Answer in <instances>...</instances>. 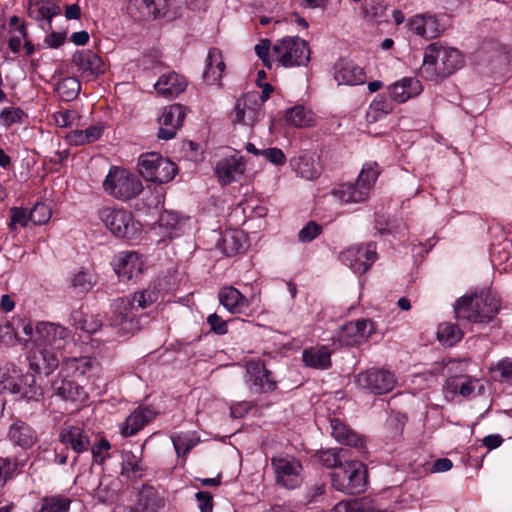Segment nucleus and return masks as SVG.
Listing matches in <instances>:
<instances>
[{
	"label": "nucleus",
	"instance_id": "f257e3e1",
	"mask_svg": "<svg viewBox=\"0 0 512 512\" xmlns=\"http://www.w3.org/2000/svg\"><path fill=\"white\" fill-rule=\"evenodd\" d=\"M159 292L155 287H147L133 294L132 298H118L112 305L109 325L117 330L120 336L133 334L139 329V321L135 310L145 309L155 303Z\"/></svg>",
	"mask_w": 512,
	"mask_h": 512
},
{
	"label": "nucleus",
	"instance_id": "f03ea898",
	"mask_svg": "<svg viewBox=\"0 0 512 512\" xmlns=\"http://www.w3.org/2000/svg\"><path fill=\"white\" fill-rule=\"evenodd\" d=\"M462 65L461 52L438 41L429 44L425 48L421 73L426 79L437 81L452 75Z\"/></svg>",
	"mask_w": 512,
	"mask_h": 512
},
{
	"label": "nucleus",
	"instance_id": "7ed1b4c3",
	"mask_svg": "<svg viewBox=\"0 0 512 512\" xmlns=\"http://www.w3.org/2000/svg\"><path fill=\"white\" fill-rule=\"evenodd\" d=\"M500 299L490 291L465 296L454 305L456 319L487 323L499 312Z\"/></svg>",
	"mask_w": 512,
	"mask_h": 512
},
{
	"label": "nucleus",
	"instance_id": "20e7f679",
	"mask_svg": "<svg viewBox=\"0 0 512 512\" xmlns=\"http://www.w3.org/2000/svg\"><path fill=\"white\" fill-rule=\"evenodd\" d=\"M103 188L107 194L121 201L131 200L143 191V185L138 176L118 166L110 168L103 182Z\"/></svg>",
	"mask_w": 512,
	"mask_h": 512
},
{
	"label": "nucleus",
	"instance_id": "39448f33",
	"mask_svg": "<svg viewBox=\"0 0 512 512\" xmlns=\"http://www.w3.org/2000/svg\"><path fill=\"white\" fill-rule=\"evenodd\" d=\"M379 173L376 163H366L356 183L341 184L332 191V195L342 203L363 202L368 198L370 190L379 176Z\"/></svg>",
	"mask_w": 512,
	"mask_h": 512
},
{
	"label": "nucleus",
	"instance_id": "423d86ee",
	"mask_svg": "<svg viewBox=\"0 0 512 512\" xmlns=\"http://www.w3.org/2000/svg\"><path fill=\"white\" fill-rule=\"evenodd\" d=\"M308 43L298 36H286L275 42L272 55L283 67L306 66L310 61Z\"/></svg>",
	"mask_w": 512,
	"mask_h": 512
},
{
	"label": "nucleus",
	"instance_id": "0eeeda50",
	"mask_svg": "<svg viewBox=\"0 0 512 512\" xmlns=\"http://www.w3.org/2000/svg\"><path fill=\"white\" fill-rule=\"evenodd\" d=\"M332 486L347 494H358L366 486V466L357 460L345 461L331 473Z\"/></svg>",
	"mask_w": 512,
	"mask_h": 512
},
{
	"label": "nucleus",
	"instance_id": "6e6552de",
	"mask_svg": "<svg viewBox=\"0 0 512 512\" xmlns=\"http://www.w3.org/2000/svg\"><path fill=\"white\" fill-rule=\"evenodd\" d=\"M99 218L116 237L134 239L141 231V224L132 213L123 208L104 207L99 210Z\"/></svg>",
	"mask_w": 512,
	"mask_h": 512
},
{
	"label": "nucleus",
	"instance_id": "1a4fd4ad",
	"mask_svg": "<svg viewBox=\"0 0 512 512\" xmlns=\"http://www.w3.org/2000/svg\"><path fill=\"white\" fill-rule=\"evenodd\" d=\"M138 171L145 180L163 184L175 177L178 168L174 162L158 153H146L138 159Z\"/></svg>",
	"mask_w": 512,
	"mask_h": 512
},
{
	"label": "nucleus",
	"instance_id": "9d476101",
	"mask_svg": "<svg viewBox=\"0 0 512 512\" xmlns=\"http://www.w3.org/2000/svg\"><path fill=\"white\" fill-rule=\"evenodd\" d=\"M356 385L363 391L374 395L391 392L397 383L393 372L384 368H370L360 372L355 379Z\"/></svg>",
	"mask_w": 512,
	"mask_h": 512
},
{
	"label": "nucleus",
	"instance_id": "9b49d317",
	"mask_svg": "<svg viewBox=\"0 0 512 512\" xmlns=\"http://www.w3.org/2000/svg\"><path fill=\"white\" fill-rule=\"evenodd\" d=\"M276 483L286 489H295L302 483V464L291 455H278L271 459Z\"/></svg>",
	"mask_w": 512,
	"mask_h": 512
},
{
	"label": "nucleus",
	"instance_id": "f8f14e48",
	"mask_svg": "<svg viewBox=\"0 0 512 512\" xmlns=\"http://www.w3.org/2000/svg\"><path fill=\"white\" fill-rule=\"evenodd\" d=\"M70 338V331L55 323L39 322L35 327V343L61 354Z\"/></svg>",
	"mask_w": 512,
	"mask_h": 512
},
{
	"label": "nucleus",
	"instance_id": "ddd939ff",
	"mask_svg": "<svg viewBox=\"0 0 512 512\" xmlns=\"http://www.w3.org/2000/svg\"><path fill=\"white\" fill-rule=\"evenodd\" d=\"M376 244L368 243L352 246L340 254V260L355 273H365L376 261Z\"/></svg>",
	"mask_w": 512,
	"mask_h": 512
},
{
	"label": "nucleus",
	"instance_id": "4468645a",
	"mask_svg": "<svg viewBox=\"0 0 512 512\" xmlns=\"http://www.w3.org/2000/svg\"><path fill=\"white\" fill-rule=\"evenodd\" d=\"M52 390L53 395L65 401L82 402L88 396L84 387L78 383L77 379L70 372H64L62 366L57 377L52 382Z\"/></svg>",
	"mask_w": 512,
	"mask_h": 512
},
{
	"label": "nucleus",
	"instance_id": "2eb2a0df",
	"mask_svg": "<svg viewBox=\"0 0 512 512\" xmlns=\"http://www.w3.org/2000/svg\"><path fill=\"white\" fill-rule=\"evenodd\" d=\"M246 384L254 394L271 393L277 389L273 373L262 362H251L247 366Z\"/></svg>",
	"mask_w": 512,
	"mask_h": 512
},
{
	"label": "nucleus",
	"instance_id": "dca6fc26",
	"mask_svg": "<svg viewBox=\"0 0 512 512\" xmlns=\"http://www.w3.org/2000/svg\"><path fill=\"white\" fill-rule=\"evenodd\" d=\"M259 92H248L237 99L233 122L253 126L262 116Z\"/></svg>",
	"mask_w": 512,
	"mask_h": 512
},
{
	"label": "nucleus",
	"instance_id": "f3484780",
	"mask_svg": "<svg viewBox=\"0 0 512 512\" xmlns=\"http://www.w3.org/2000/svg\"><path fill=\"white\" fill-rule=\"evenodd\" d=\"M58 440L66 448L71 449L76 455L87 452L90 449L89 430L80 425H65L58 434ZM78 456H76L72 465H76Z\"/></svg>",
	"mask_w": 512,
	"mask_h": 512
},
{
	"label": "nucleus",
	"instance_id": "a211bd4d",
	"mask_svg": "<svg viewBox=\"0 0 512 512\" xmlns=\"http://www.w3.org/2000/svg\"><path fill=\"white\" fill-rule=\"evenodd\" d=\"M185 115L186 108L181 104L164 107L158 119L160 124L158 138L162 140L173 139L181 128Z\"/></svg>",
	"mask_w": 512,
	"mask_h": 512
},
{
	"label": "nucleus",
	"instance_id": "6ab92c4d",
	"mask_svg": "<svg viewBox=\"0 0 512 512\" xmlns=\"http://www.w3.org/2000/svg\"><path fill=\"white\" fill-rule=\"evenodd\" d=\"M113 269L122 280L137 279L144 270V262L137 252H120L112 262Z\"/></svg>",
	"mask_w": 512,
	"mask_h": 512
},
{
	"label": "nucleus",
	"instance_id": "aec40b11",
	"mask_svg": "<svg viewBox=\"0 0 512 512\" xmlns=\"http://www.w3.org/2000/svg\"><path fill=\"white\" fill-rule=\"evenodd\" d=\"M61 356L52 349L37 344V347L32 349L28 356L29 366L38 374L49 375L58 367Z\"/></svg>",
	"mask_w": 512,
	"mask_h": 512
},
{
	"label": "nucleus",
	"instance_id": "412c9836",
	"mask_svg": "<svg viewBox=\"0 0 512 512\" xmlns=\"http://www.w3.org/2000/svg\"><path fill=\"white\" fill-rule=\"evenodd\" d=\"M72 61L82 78L92 79L105 72L104 62L92 50H81L73 54Z\"/></svg>",
	"mask_w": 512,
	"mask_h": 512
},
{
	"label": "nucleus",
	"instance_id": "4be33fe9",
	"mask_svg": "<svg viewBox=\"0 0 512 512\" xmlns=\"http://www.w3.org/2000/svg\"><path fill=\"white\" fill-rule=\"evenodd\" d=\"M422 91V83L413 77H404L388 87L391 100L397 103H404L420 95Z\"/></svg>",
	"mask_w": 512,
	"mask_h": 512
},
{
	"label": "nucleus",
	"instance_id": "5701e85b",
	"mask_svg": "<svg viewBox=\"0 0 512 512\" xmlns=\"http://www.w3.org/2000/svg\"><path fill=\"white\" fill-rule=\"evenodd\" d=\"M219 180L224 184H230L238 180L245 171V163L242 158L231 156L220 160L215 167Z\"/></svg>",
	"mask_w": 512,
	"mask_h": 512
},
{
	"label": "nucleus",
	"instance_id": "b1692460",
	"mask_svg": "<svg viewBox=\"0 0 512 512\" xmlns=\"http://www.w3.org/2000/svg\"><path fill=\"white\" fill-rule=\"evenodd\" d=\"M334 78L339 85H360L366 79L364 70L349 61H339L335 64Z\"/></svg>",
	"mask_w": 512,
	"mask_h": 512
},
{
	"label": "nucleus",
	"instance_id": "393cba45",
	"mask_svg": "<svg viewBox=\"0 0 512 512\" xmlns=\"http://www.w3.org/2000/svg\"><path fill=\"white\" fill-rule=\"evenodd\" d=\"M154 87L159 95L166 98H173L186 89L187 82L184 77L177 73L169 72L160 76Z\"/></svg>",
	"mask_w": 512,
	"mask_h": 512
},
{
	"label": "nucleus",
	"instance_id": "a878e982",
	"mask_svg": "<svg viewBox=\"0 0 512 512\" xmlns=\"http://www.w3.org/2000/svg\"><path fill=\"white\" fill-rule=\"evenodd\" d=\"M8 438L15 445L23 449H28L37 442V433L26 422L22 420H16L10 426L8 431Z\"/></svg>",
	"mask_w": 512,
	"mask_h": 512
},
{
	"label": "nucleus",
	"instance_id": "bb28decb",
	"mask_svg": "<svg viewBox=\"0 0 512 512\" xmlns=\"http://www.w3.org/2000/svg\"><path fill=\"white\" fill-rule=\"evenodd\" d=\"M219 302L232 314L242 313L248 306L249 300L233 286H226L218 293Z\"/></svg>",
	"mask_w": 512,
	"mask_h": 512
},
{
	"label": "nucleus",
	"instance_id": "cd10ccee",
	"mask_svg": "<svg viewBox=\"0 0 512 512\" xmlns=\"http://www.w3.org/2000/svg\"><path fill=\"white\" fill-rule=\"evenodd\" d=\"M225 70L222 53L217 48H210L206 58V68L203 79L209 85L218 84Z\"/></svg>",
	"mask_w": 512,
	"mask_h": 512
},
{
	"label": "nucleus",
	"instance_id": "c85d7f7f",
	"mask_svg": "<svg viewBox=\"0 0 512 512\" xmlns=\"http://www.w3.org/2000/svg\"><path fill=\"white\" fill-rule=\"evenodd\" d=\"M409 29L418 36L430 39L441 32L438 20L432 15H417L409 20Z\"/></svg>",
	"mask_w": 512,
	"mask_h": 512
},
{
	"label": "nucleus",
	"instance_id": "c756f323",
	"mask_svg": "<svg viewBox=\"0 0 512 512\" xmlns=\"http://www.w3.org/2000/svg\"><path fill=\"white\" fill-rule=\"evenodd\" d=\"M331 434L332 436L342 444L347 446L355 447L358 449L363 448V440L359 434L348 427L338 418L330 420Z\"/></svg>",
	"mask_w": 512,
	"mask_h": 512
},
{
	"label": "nucleus",
	"instance_id": "7c9ffc66",
	"mask_svg": "<svg viewBox=\"0 0 512 512\" xmlns=\"http://www.w3.org/2000/svg\"><path fill=\"white\" fill-rule=\"evenodd\" d=\"M154 418V413L149 408H137L125 420L121 429L124 437H130L138 433Z\"/></svg>",
	"mask_w": 512,
	"mask_h": 512
},
{
	"label": "nucleus",
	"instance_id": "2f4dec72",
	"mask_svg": "<svg viewBox=\"0 0 512 512\" xmlns=\"http://www.w3.org/2000/svg\"><path fill=\"white\" fill-rule=\"evenodd\" d=\"M12 394H19L21 399L27 401H39L43 396V390L41 386L36 383L35 376L27 373L19 376L16 389Z\"/></svg>",
	"mask_w": 512,
	"mask_h": 512
},
{
	"label": "nucleus",
	"instance_id": "473e14b6",
	"mask_svg": "<svg viewBox=\"0 0 512 512\" xmlns=\"http://www.w3.org/2000/svg\"><path fill=\"white\" fill-rule=\"evenodd\" d=\"M290 165L296 174L304 179L312 180L319 176L320 168L312 156H299L290 161Z\"/></svg>",
	"mask_w": 512,
	"mask_h": 512
},
{
	"label": "nucleus",
	"instance_id": "72a5a7b5",
	"mask_svg": "<svg viewBox=\"0 0 512 512\" xmlns=\"http://www.w3.org/2000/svg\"><path fill=\"white\" fill-rule=\"evenodd\" d=\"M302 359L307 366L316 369L324 370L331 365L330 351L325 346L304 350Z\"/></svg>",
	"mask_w": 512,
	"mask_h": 512
},
{
	"label": "nucleus",
	"instance_id": "f704fd0d",
	"mask_svg": "<svg viewBox=\"0 0 512 512\" xmlns=\"http://www.w3.org/2000/svg\"><path fill=\"white\" fill-rule=\"evenodd\" d=\"M221 248L225 255L233 256L246 249V239L242 231L228 230L221 239Z\"/></svg>",
	"mask_w": 512,
	"mask_h": 512
},
{
	"label": "nucleus",
	"instance_id": "c9c22d12",
	"mask_svg": "<svg viewBox=\"0 0 512 512\" xmlns=\"http://www.w3.org/2000/svg\"><path fill=\"white\" fill-rule=\"evenodd\" d=\"M97 362L90 357L82 356V357H72L63 359L62 367L64 368V372H70L71 375L75 378L78 376H83L90 372L95 366Z\"/></svg>",
	"mask_w": 512,
	"mask_h": 512
},
{
	"label": "nucleus",
	"instance_id": "e433bc0d",
	"mask_svg": "<svg viewBox=\"0 0 512 512\" xmlns=\"http://www.w3.org/2000/svg\"><path fill=\"white\" fill-rule=\"evenodd\" d=\"M72 500L61 494L45 496L37 512H68Z\"/></svg>",
	"mask_w": 512,
	"mask_h": 512
},
{
	"label": "nucleus",
	"instance_id": "4c0bfd02",
	"mask_svg": "<svg viewBox=\"0 0 512 512\" xmlns=\"http://www.w3.org/2000/svg\"><path fill=\"white\" fill-rule=\"evenodd\" d=\"M347 451L345 449H326L315 453V458L327 468L338 469L339 465L346 459Z\"/></svg>",
	"mask_w": 512,
	"mask_h": 512
},
{
	"label": "nucleus",
	"instance_id": "58836bf2",
	"mask_svg": "<svg viewBox=\"0 0 512 512\" xmlns=\"http://www.w3.org/2000/svg\"><path fill=\"white\" fill-rule=\"evenodd\" d=\"M285 120L294 127H307L313 124V113L303 106H295L286 112Z\"/></svg>",
	"mask_w": 512,
	"mask_h": 512
},
{
	"label": "nucleus",
	"instance_id": "ea45409f",
	"mask_svg": "<svg viewBox=\"0 0 512 512\" xmlns=\"http://www.w3.org/2000/svg\"><path fill=\"white\" fill-rule=\"evenodd\" d=\"M139 504L143 509L155 512L163 506V499L159 496L158 491L152 486H143L138 498Z\"/></svg>",
	"mask_w": 512,
	"mask_h": 512
},
{
	"label": "nucleus",
	"instance_id": "a19ab883",
	"mask_svg": "<svg viewBox=\"0 0 512 512\" xmlns=\"http://www.w3.org/2000/svg\"><path fill=\"white\" fill-rule=\"evenodd\" d=\"M437 337L445 345L453 346L462 339L463 333L456 324L445 322L438 326Z\"/></svg>",
	"mask_w": 512,
	"mask_h": 512
},
{
	"label": "nucleus",
	"instance_id": "79ce46f5",
	"mask_svg": "<svg viewBox=\"0 0 512 512\" xmlns=\"http://www.w3.org/2000/svg\"><path fill=\"white\" fill-rule=\"evenodd\" d=\"M141 460L132 452H125L122 455V475L141 478L143 476Z\"/></svg>",
	"mask_w": 512,
	"mask_h": 512
},
{
	"label": "nucleus",
	"instance_id": "37998d69",
	"mask_svg": "<svg viewBox=\"0 0 512 512\" xmlns=\"http://www.w3.org/2000/svg\"><path fill=\"white\" fill-rule=\"evenodd\" d=\"M81 89L80 82L75 77H66L62 79L57 86V92L61 99L70 101L75 99Z\"/></svg>",
	"mask_w": 512,
	"mask_h": 512
},
{
	"label": "nucleus",
	"instance_id": "c03bdc74",
	"mask_svg": "<svg viewBox=\"0 0 512 512\" xmlns=\"http://www.w3.org/2000/svg\"><path fill=\"white\" fill-rule=\"evenodd\" d=\"M72 320L77 330L84 331L88 334L95 333L101 327V323L97 319H94L93 316L87 317L78 311L72 314Z\"/></svg>",
	"mask_w": 512,
	"mask_h": 512
},
{
	"label": "nucleus",
	"instance_id": "a18cd8bd",
	"mask_svg": "<svg viewBox=\"0 0 512 512\" xmlns=\"http://www.w3.org/2000/svg\"><path fill=\"white\" fill-rule=\"evenodd\" d=\"M164 0H131V6L140 9L141 16L147 18H157L161 15L160 5Z\"/></svg>",
	"mask_w": 512,
	"mask_h": 512
},
{
	"label": "nucleus",
	"instance_id": "49530a36",
	"mask_svg": "<svg viewBox=\"0 0 512 512\" xmlns=\"http://www.w3.org/2000/svg\"><path fill=\"white\" fill-rule=\"evenodd\" d=\"M171 439L178 456H184L197 444V440L190 433L175 434Z\"/></svg>",
	"mask_w": 512,
	"mask_h": 512
},
{
	"label": "nucleus",
	"instance_id": "de8ad7c7",
	"mask_svg": "<svg viewBox=\"0 0 512 512\" xmlns=\"http://www.w3.org/2000/svg\"><path fill=\"white\" fill-rule=\"evenodd\" d=\"M335 512H383L371 506L366 500L342 501L334 506Z\"/></svg>",
	"mask_w": 512,
	"mask_h": 512
},
{
	"label": "nucleus",
	"instance_id": "09e8293b",
	"mask_svg": "<svg viewBox=\"0 0 512 512\" xmlns=\"http://www.w3.org/2000/svg\"><path fill=\"white\" fill-rule=\"evenodd\" d=\"M18 379L19 375L16 370H10L7 366L0 368V392L13 393Z\"/></svg>",
	"mask_w": 512,
	"mask_h": 512
},
{
	"label": "nucleus",
	"instance_id": "8fccbe9b",
	"mask_svg": "<svg viewBox=\"0 0 512 512\" xmlns=\"http://www.w3.org/2000/svg\"><path fill=\"white\" fill-rule=\"evenodd\" d=\"M358 328L355 325V322H348L343 325L338 331L337 338L342 345L346 346H354L357 345L358 337H357Z\"/></svg>",
	"mask_w": 512,
	"mask_h": 512
},
{
	"label": "nucleus",
	"instance_id": "3c124183",
	"mask_svg": "<svg viewBox=\"0 0 512 512\" xmlns=\"http://www.w3.org/2000/svg\"><path fill=\"white\" fill-rule=\"evenodd\" d=\"M393 110L392 103L388 101L385 96L378 95L370 104V112L368 115L370 116L371 113H375L373 116V119H377L380 116H385L391 113Z\"/></svg>",
	"mask_w": 512,
	"mask_h": 512
},
{
	"label": "nucleus",
	"instance_id": "603ef678",
	"mask_svg": "<svg viewBox=\"0 0 512 512\" xmlns=\"http://www.w3.org/2000/svg\"><path fill=\"white\" fill-rule=\"evenodd\" d=\"M30 220L35 225H43L51 218V210L44 203H36L34 207L29 210Z\"/></svg>",
	"mask_w": 512,
	"mask_h": 512
},
{
	"label": "nucleus",
	"instance_id": "864d4df0",
	"mask_svg": "<svg viewBox=\"0 0 512 512\" xmlns=\"http://www.w3.org/2000/svg\"><path fill=\"white\" fill-rule=\"evenodd\" d=\"M10 229H16V226L19 225L21 227L27 226L30 220L29 210L22 207H12L10 209Z\"/></svg>",
	"mask_w": 512,
	"mask_h": 512
},
{
	"label": "nucleus",
	"instance_id": "5fc2aeb1",
	"mask_svg": "<svg viewBox=\"0 0 512 512\" xmlns=\"http://www.w3.org/2000/svg\"><path fill=\"white\" fill-rule=\"evenodd\" d=\"M111 448V444L106 439H101L99 443L90 445L93 461L102 464L106 459L109 458V450Z\"/></svg>",
	"mask_w": 512,
	"mask_h": 512
},
{
	"label": "nucleus",
	"instance_id": "6e6d98bb",
	"mask_svg": "<svg viewBox=\"0 0 512 512\" xmlns=\"http://www.w3.org/2000/svg\"><path fill=\"white\" fill-rule=\"evenodd\" d=\"M326 485L323 483H316L314 485H311L307 487L303 503L305 505H310L313 503H318L323 499L324 493H325Z\"/></svg>",
	"mask_w": 512,
	"mask_h": 512
},
{
	"label": "nucleus",
	"instance_id": "4d7b16f0",
	"mask_svg": "<svg viewBox=\"0 0 512 512\" xmlns=\"http://www.w3.org/2000/svg\"><path fill=\"white\" fill-rule=\"evenodd\" d=\"M322 232V226L315 221H309L298 233V238L303 243L314 240Z\"/></svg>",
	"mask_w": 512,
	"mask_h": 512
},
{
	"label": "nucleus",
	"instance_id": "13d9d810",
	"mask_svg": "<svg viewBox=\"0 0 512 512\" xmlns=\"http://www.w3.org/2000/svg\"><path fill=\"white\" fill-rule=\"evenodd\" d=\"M494 379L499 381L508 380L512 377V361L508 358L499 361L494 368Z\"/></svg>",
	"mask_w": 512,
	"mask_h": 512
},
{
	"label": "nucleus",
	"instance_id": "bf43d9fd",
	"mask_svg": "<svg viewBox=\"0 0 512 512\" xmlns=\"http://www.w3.org/2000/svg\"><path fill=\"white\" fill-rule=\"evenodd\" d=\"M18 337V332L13 324L7 320H0V342L4 344H12Z\"/></svg>",
	"mask_w": 512,
	"mask_h": 512
},
{
	"label": "nucleus",
	"instance_id": "052dcab7",
	"mask_svg": "<svg viewBox=\"0 0 512 512\" xmlns=\"http://www.w3.org/2000/svg\"><path fill=\"white\" fill-rule=\"evenodd\" d=\"M355 325L358 328V344L365 342L375 331L373 322L367 319H359L355 321Z\"/></svg>",
	"mask_w": 512,
	"mask_h": 512
},
{
	"label": "nucleus",
	"instance_id": "680f3d73",
	"mask_svg": "<svg viewBox=\"0 0 512 512\" xmlns=\"http://www.w3.org/2000/svg\"><path fill=\"white\" fill-rule=\"evenodd\" d=\"M271 48V41L269 39H262L258 44L255 45V53L262 60L263 65L271 69L272 62L269 58V52Z\"/></svg>",
	"mask_w": 512,
	"mask_h": 512
},
{
	"label": "nucleus",
	"instance_id": "e2e57ef3",
	"mask_svg": "<svg viewBox=\"0 0 512 512\" xmlns=\"http://www.w3.org/2000/svg\"><path fill=\"white\" fill-rule=\"evenodd\" d=\"M23 112L18 108L8 107L0 113V121L6 127L11 126L16 122H20Z\"/></svg>",
	"mask_w": 512,
	"mask_h": 512
},
{
	"label": "nucleus",
	"instance_id": "0e129e2a",
	"mask_svg": "<svg viewBox=\"0 0 512 512\" xmlns=\"http://www.w3.org/2000/svg\"><path fill=\"white\" fill-rule=\"evenodd\" d=\"M73 286L79 292H88L93 287L92 276L84 271L78 272L73 278Z\"/></svg>",
	"mask_w": 512,
	"mask_h": 512
},
{
	"label": "nucleus",
	"instance_id": "69168bd1",
	"mask_svg": "<svg viewBox=\"0 0 512 512\" xmlns=\"http://www.w3.org/2000/svg\"><path fill=\"white\" fill-rule=\"evenodd\" d=\"M261 155L275 165H283L286 162V156L279 148L263 149Z\"/></svg>",
	"mask_w": 512,
	"mask_h": 512
},
{
	"label": "nucleus",
	"instance_id": "338daca9",
	"mask_svg": "<svg viewBox=\"0 0 512 512\" xmlns=\"http://www.w3.org/2000/svg\"><path fill=\"white\" fill-rule=\"evenodd\" d=\"M76 113L71 110H62L54 113L53 119L58 127L65 128L72 124L75 120Z\"/></svg>",
	"mask_w": 512,
	"mask_h": 512
},
{
	"label": "nucleus",
	"instance_id": "774afa93",
	"mask_svg": "<svg viewBox=\"0 0 512 512\" xmlns=\"http://www.w3.org/2000/svg\"><path fill=\"white\" fill-rule=\"evenodd\" d=\"M198 503V508L201 512L213 511V497L209 492L199 491L195 494Z\"/></svg>",
	"mask_w": 512,
	"mask_h": 512
}]
</instances>
